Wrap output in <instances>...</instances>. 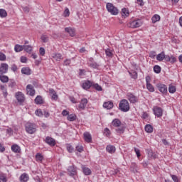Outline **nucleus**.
Listing matches in <instances>:
<instances>
[{
	"label": "nucleus",
	"mask_w": 182,
	"mask_h": 182,
	"mask_svg": "<svg viewBox=\"0 0 182 182\" xmlns=\"http://www.w3.org/2000/svg\"><path fill=\"white\" fill-rule=\"evenodd\" d=\"M171 177H172V180H173L174 182H178V177H177V176H176V175H171Z\"/></svg>",
	"instance_id": "nucleus-57"
},
{
	"label": "nucleus",
	"mask_w": 182,
	"mask_h": 182,
	"mask_svg": "<svg viewBox=\"0 0 182 182\" xmlns=\"http://www.w3.org/2000/svg\"><path fill=\"white\" fill-rule=\"evenodd\" d=\"M29 180V175L26 173H23L19 177L20 182H27Z\"/></svg>",
	"instance_id": "nucleus-16"
},
{
	"label": "nucleus",
	"mask_w": 182,
	"mask_h": 182,
	"mask_svg": "<svg viewBox=\"0 0 182 182\" xmlns=\"http://www.w3.org/2000/svg\"><path fill=\"white\" fill-rule=\"evenodd\" d=\"M82 169L85 176H90L92 174V170L85 166H82Z\"/></svg>",
	"instance_id": "nucleus-22"
},
{
	"label": "nucleus",
	"mask_w": 182,
	"mask_h": 182,
	"mask_svg": "<svg viewBox=\"0 0 182 182\" xmlns=\"http://www.w3.org/2000/svg\"><path fill=\"white\" fill-rule=\"evenodd\" d=\"M63 15L65 18H68V16L70 15V11H69V9L66 8L65 9Z\"/></svg>",
	"instance_id": "nucleus-49"
},
{
	"label": "nucleus",
	"mask_w": 182,
	"mask_h": 182,
	"mask_svg": "<svg viewBox=\"0 0 182 182\" xmlns=\"http://www.w3.org/2000/svg\"><path fill=\"white\" fill-rule=\"evenodd\" d=\"M0 80L2 83H8V82H9V77L6 75H4V74H0Z\"/></svg>",
	"instance_id": "nucleus-26"
},
{
	"label": "nucleus",
	"mask_w": 182,
	"mask_h": 182,
	"mask_svg": "<svg viewBox=\"0 0 182 182\" xmlns=\"http://www.w3.org/2000/svg\"><path fill=\"white\" fill-rule=\"evenodd\" d=\"M21 73H23V75H31V68H29L28 67H23L21 69Z\"/></svg>",
	"instance_id": "nucleus-25"
},
{
	"label": "nucleus",
	"mask_w": 182,
	"mask_h": 182,
	"mask_svg": "<svg viewBox=\"0 0 182 182\" xmlns=\"http://www.w3.org/2000/svg\"><path fill=\"white\" fill-rule=\"evenodd\" d=\"M145 131L146 132V133H153V127L150 124L146 125Z\"/></svg>",
	"instance_id": "nucleus-34"
},
{
	"label": "nucleus",
	"mask_w": 182,
	"mask_h": 182,
	"mask_svg": "<svg viewBox=\"0 0 182 182\" xmlns=\"http://www.w3.org/2000/svg\"><path fill=\"white\" fill-rule=\"evenodd\" d=\"M151 21L153 23H156V22H159V21H160V16L158 14H155L152 16Z\"/></svg>",
	"instance_id": "nucleus-33"
},
{
	"label": "nucleus",
	"mask_w": 182,
	"mask_h": 182,
	"mask_svg": "<svg viewBox=\"0 0 182 182\" xmlns=\"http://www.w3.org/2000/svg\"><path fill=\"white\" fill-rule=\"evenodd\" d=\"M171 57H170V55H164V60H166V62H170V60H171Z\"/></svg>",
	"instance_id": "nucleus-58"
},
{
	"label": "nucleus",
	"mask_w": 182,
	"mask_h": 182,
	"mask_svg": "<svg viewBox=\"0 0 182 182\" xmlns=\"http://www.w3.org/2000/svg\"><path fill=\"white\" fill-rule=\"evenodd\" d=\"M104 134H105L107 137H110V129H108V128H105V129Z\"/></svg>",
	"instance_id": "nucleus-50"
},
{
	"label": "nucleus",
	"mask_w": 182,
	"mask_h": 182,
	"mask_svg": "<svg viewBox=\"0 0 182 182\" xmlns=\"http://www.w3.org/2000/svg\"><path fill=\"white\" fill-rule=\"evenodd\" d=\"M68 120H69L70 122H75V120H76V114H71L68 115Z\"/></svg>",
	"instance_id": "nucleus-37"
},
{
	"label": "nucleus",
	"mask_w": 182,
	"mask_h": 182,
	"mask_svg": "<svg viewBox=\"0 0 182 182\" xmlns=\"http://www.w3.org/2000/svg\"><path fill=\"white\" fill-rule=\"evenodd\" d=\"M106 150L107 151H108V153L113 154V153L116 151V147H114V146L112 145H108L106 147Z\"/></svg>",
	"instance_id": "nucleus-23"
},
{
	"label": "nucleus",
	"mask_w": 182,
	"mask_h": 182,
	"mask_svg": "<svg viewBox=\"0 0 182 182\" xmlns=\"http://www.w3.org/2000/svg\"><path fill=\"white\" fill-rule=\"evenodd\" d=\"M122 16H129L130 15V13L129 12V9L124 8L122 10Z\"/></svg>",
	"instance_id": "nucleus-38"
},
{
	"label": "nucleus",
	"mask_w": 182,
	"mask_h": 182,
	"mask_svg": "<svg viewBox=\"0 0 182 182\" xmlns=\"http://www.w3.org/2000/svg\"><path fill=\"white\" fill-rule=\"evenodd\" d=\"M68 170L70 176H76L77 174L76 167L74 166H69Z\"/></svg>",
	"instance_id": "nucleus-18"
},
{
	"label": "nucleus",
	"mask_w": 182,
	"mask_h": 182,
	"mask_svg": "<svg viewBox=\"0 0 182 182\" xmlns=\"http://www.w3.org/2000/svg\"><path fill=\"white\" fill-rule=\"evenodd\" d=\"M131 168H133L134 173H136V171H137V164L136 163H132Z\"/></svg>",
	"instance_id": "nucleus-47"
},
{
	"label": "nucleus",
	"mask_w": 182,
	"mask_h": 182,
	"mask_svg": "<svg viewBox=\"0 0 182 182\" xmlns=\"http://www.w3.org/2000/svg\"><path fill=\"white\" fill-rule=\"evenodd\" d=\"M26 60H27L26 57L22 56V57L21 58V62L22 63H26Z\"/></svg>",
	"instance_id": "nucleus-61"
},
{
	"label": "nucleus",
	"mask_w": 182,
	"mask_h": 182,
	"mask_svg": "<svg viewBox=\"0 0 182 182\" xmlns=\"http://www.w3.org/2000/svg\"><path fill=\"white\" fill-rule=\"evenodd\" d=\"M70 63H72V61L70 60V59H66L63 62V65L64 66H69V65H70Z\"/></svg>",
	"instance_id": "nucleus-51"
},
{
	"label": "nucleus",
	"mask_w": 182,
	"mask_h": 182,
	"mask_svg": "<svg viewBox=\"0 0 182 182\" xmlns=\"http://www.w3.org/2000/svg\"><path fill=\"white\" fill-rule=\"evenodd\" d=\"M103 107L107 109V110H110V109H113V103L112 101L104 102Z\"/></svg>",
	"instance_id": "nucleus-19"
},
{
	"label": "nucleus",
	"mask_w": 182,
	"mask_h": 182,
	"mask_svg": "<svg viewBox=\"0 0 182 182\" xmlns=\"http://www.w3.org/2000/svg\"><path fill=\"white\" fill-rule=\"evenodd\" d=\"M156 87H158V90L161 93H163V95H166L167 93V85L164 84H157Z\"/></svg>",
	"instance_id": "nucleus-11"
},
{
	"label": "nucleus",
	"mask_w": 182,
	"mask_h": 182,
	"mask_svg": "<svg viewBox=\"0 0 182 182\" xmlns=\"http://www.w3.org/2000/svg\"><path fill=\"white\" fill-rule=\"evenodd\" d=\"M0 151L1 153H4V151H5V147L1 144H0Z\"/></svg>",
	"instance_id": "nucleus-62"
},
{
	"label": "nucleus",
	"mask_w": 182,
	"mask_h": 182,
	"mask_svg": "<svg viewBox=\"0 0 182 182\" xmlns=\"http://www.w3.org/2000/svg\"><path fill=\"white\" fill-rule=\"evenodd\" d=\"M52 58L54 60H56V62H60V60L63 59V55L60 53H53L52 54Z\"/></svg>",
	"instance_id": "nucleus-15"
},
{
	"label": "nucleus",
	"mask_w": 182,
	"mask_h": 182,
	"mask_svg": "<svg viewBox=\"0 0 182 182\" xmlns=\"http://www.w3.org/2000/svg\"><path fill=\"white\" fill-rule=\"evenodd\" d=\"M6 181H7L6 175L1 173L0 174V182H6Z\"/></svg>",
	"instance_id": "nucleus-42"
},
{
	"label": "nucleus",
	"mask_w": 182,
	"mask_h": 182,
	"mask_svg": "<svg viewBox=\"0 0 182 182\" xmlns=\"http://www.w3.org/2000/svg\"><path fill=\"white\" fill-rule=\"evenodd\" d=\"M106 8L108 12L112 15H117V14H119V9H117V7L114 6L112 3H107Z\"/></svg>",
	"instance_id": "nucleus-4"
},
{
	"label": "nucleus",
	"mask_w": 182,
	"mask_h": 182,
	"mask_svg": "<svg viewBox=\"0 0 182 182\" xmlns=\"http://www.w3.org/2000/svg\"><path fill=\"white\" fill-rule=\"evenodd\" d=\"M131 77H132V79H137V72L136 71H132V72H129Z\"/></svg>",
	"instance_id": "nucleus-43"
},
{
	"label": "nucleus",
	"mask_w": 182,
	"mask_h": 182,
	"mask_svg": "<svg viewBox=\"0 0 182 182\" xmlns=\"http://www.w3.org/2000/svg\"><path fill=\"white\" fill-rule=\"evenodd\" d=\"M33 48L31 45H23V50L27 53H31Z\"/></svg>",
	"instance_id": "nucleus-24"
},
{
	"label": "nucleus",
	"mask_w": 182,
	"mask_h": 182,
	"mask_svg": "<svg viewBox=\"0 0 182 182\" xmlns=\"http://www.w3.org/2000/svg\"><path fill=\"white\" fill-rule=\"evenodd\" d=\"M105 52L107 58H113V51L112 50L107 48V49H105Z\"/></svg>",
	"instance_id": "nucleus-31"
},
{
	"label": "nucleus",
	"mask_w": 182,
	"mask_h": 182,
	"mask_svg": "<svg viewBox=\"0 0 182 182\" xmlns=\"http://www.w3.org/2000/svg\"><path fill=\"white\" fill-rule=\"evenodd\" d=\"M112 124L114 127H118L117 129H116L117 133H118L119 134H122L124 133V130L126 127H124V125L122 124V122H120V119H114L112 122Z\"/></svg>",
	"instance_id": "nucleus-1"
},
{
	"label": "nucleus",
	"mask_w": 182,
	"mask_h": 182,
	"mask_svg": "<svg viewBox=\"0 0 182 182\" xmlns=\"http://www.w3.org/2000/svg\"><path fill=\"white\" fill-rule=\"evenodd\" d=\"M134 151L138 157V159L140 157V156H141V154H140V150H139L138 149H134Z\"/></svg>",
	"instance_id": "nucleus-56"
},
{
	"label": "nucleus",
	"mask_w": 182,
	"mask_h": 182,
	"mask_svg": "<svg viewBox=\"0 0 182 182\" xmlns=\"http://www.w3.org/2000/svg\"><path fill=\"white\" fill-rule=\"evenodd\" d=\"M76 150L79 153H82V151H83V146H76Z\"/></svg>",
	"instance_id": "nucleus-53"
},
{
	"label": "nucleus",
	"mask_w": 182,
	"mask_h": 182,
	"mask_svg": "<svg viewBox=\"0 0 182 182\" xmlns=\"http://www.w3.org/2000/svg\"><path fill=\"white\" fill-rule=\"evenodd\" d=\"M84 140L86 143H92V135L89 132L84 133Z\"/></svg>",
	"instance_id": "nucleus-17"
},
{
	"label": "nucleus",
	"mask_w": 182,
	"mask_h": 182,
	"mask_svg": "<svg viewBox=\"0 0 182 182\" xmlns=\"http://www.w3.org/2000/svg\"><path fill=\"white\" fill-rule=\"evenodd\" d=\"M0 16L1 18H6L8 16V13H6L5 9H0Z\"/></svg>",
	"instance_id": "nucleus-35"
},
{
	"label": "nucleus",
	"mask_w": 182,
	"mask_h": 182,
	"mask_svg": "<svg viewBox=\"0 0 182 182\" xmlns=\"http://www.w3.org/2000/svg\"><path fill=\"white\" fill-rule=\"evenodd\" d=\"M154 71L155 73H160V72H161V68L159 65H155L154 67Z\"/></svg>",
	"instance_id": "nucleus-45"
},
{
	"label": "nucleus",
	"mask_w": 182,
	"mask_h": 182,
	"mask_svg": "<svg viewBox=\"0 0 182 182\" xmlns=\"http://www.w3.org/2000/svg\"><path fill=\"white\" fill-rule=\"evenodd\" d=\"M36 161H38V163H42V161L43 160V156L40 153H38L36 155Z\"/></svg>",
	"instance_id": "nucleus-32"
},
{
	"label": "nucleus",
	"mask_w": 182,
	"mask_h": 182,
	"mask_svg": "<svg viewBox=\"0 0 182 182\" xmlns=\"http://www.w3.org/2000/svg\"><path fill=\"white\" fill-rule=\"evenodd\" d=\"M49 93L51 95L53 100H58V94H56V91H55V90L50 88L49 90Z\"/></svg>",
	"instance_id": "nucleus-21"
},
{
	"label": "nucleus",
	"mask_w": 182,
	"mask_h": 182,
	"mask_svg": "<svg viewBox=\"0 0 182 182\" xmlns=\"http://www.w3.org/2000/svg\"><path fill=\"white\" fill-rule=\"evenodd\" d=\"M92 86L95 90H97L98 92H102V90H103V88L102 87V86L99 85V84H93Z\"/></svg>",
	"instance_id": "nucleus-39"
},
{
	"label": "nucleus",
	"mask_w": 182,
	"mask_h": 182,
	"mask_svg": "<svg viewBox=\"0 0 182 182\" xmlns=\"http://www.w3.org/2000/svg\"><path fill=\"white\" fill-rule=\"evenodd\" d=\"M88 102L89 101H87V99L86 98L82 99L80 105H78V108L81 110H85V109H86V106H87Z\"/></svg>",
	"instance_id": "nucleus-12"
},
{
	"label": "nucleus",
	"mask_w": 182,
	"mask_h": 182,
	"mask_svg": "<svg viewBox=\"0 0 182 182\" xmlns=\"http://www.w3.org/2000/svg\"><path fill=\"white\" fill-rule=\"evenodd\" d=\"M26 132L28 133V134H33L36 133V124L31 122H27L25 125Z\"/></svg>",
	"instance_id": "nucleus-3"
},
{
	"label": "nucleus",
	"mask_w": 182,
	"mask_h": 182,
	"mask_svg": "<svg viewBox=\"0 0 182 182\" xmlns=\"http://www.w3.org/2000/svg\"><path fill=\"white\" fill-rule=\"evenodd\" d=\"M16 99L18 103H23L25 102V95L21 92H16Z\"/></svg>",
	"instance_id": "nucleus-9"
},
{
	"label": "nucleus",
	"mask_w": 182,
	"mask_h": 182,
	"mask_svg": "<svg viewBox=\"0 0 182 182\" xmlns=\"http://www.w3.org/2000/svg\"><path fill=\"white\" fill-rule=\"evenodd\" d=\"M65 32H67L68 33H69L70 36H75V31L74 28H72L70 27H67L65 28Z\"/></svg>",
	"instance_id": "nucleus-20"
},
{
	"label": "nucleus",
	"mask_w": 182,
	"mask_h": 182,
	"mask_svg": "<svg viewBox=\"0 0 182 182\" xmlns=\"http://www.w3.org/2000/svg\"><path fill=\"white\" fill-rule=\"evenodd\" d=\"M0 60L1 62H5L6 60V55L2 52H0Z\"/></svg>",
	"instance_id": "nucleus-44"
},
{
	"label": "nucleus",
	"mask_w": 182,
	"mask_h": 182,
	"mask_svg": "<svg viewBox=\"0 0 182 182\" xmlns=\"http://www.w3.org/2000/svg\"><path fill=\"white\" fill-rule=\"evenodd\" d=\"M26 91L30 96H35V89L32 85H28L26 86Z\"/></svg>",
	"instance_id": "nucleus-13"
},
{
	"label": "nucleus",
	"mask_w": 182,
	"mask_h": 182,
	"mask_svg": "<svg viewBox=\"0 0 182 182\" xmlns=\"http://www.w3.org/2000/svg\"><path fill=\"white\" fill-rule=\"evenodd\" d=\"M151 82V77L149 75H147L146 77V84H150V82Z\"/></svg>",
	"instance_id": "nucleus-54"
},
{
	"label": "nucleus",
	"mask_w": 182,
	"mask_h": 182,
	"mask_svg": "<svg viewBox=\"0 0 182 182\" xmlns=\"http://www.w3.org/2000/svg\"><path fill=\"white\" fill-rule=\"evenodd\" d=\"M45 141L47 143V144H48V146H50L51 147L56 146V140L50 136H47L45 139Z\"/></svg>",
	"instance_id": "nucleus-10"
},
{
	"label": "nucleus",
	"mask_w": 182,
	"mask_h": 182,
	"mask_svg": "<svg viewBox=\"0 0 182 182\" xmlns=\"http://www.w3.org/2000/svg\"><path fill=\"white\" fill-rule=\"evenodd\" d=\"M9 69V65L5 63H2L0 65V75H5L8 73V70Z\"/></svg>",
	"instance_id": "nucleus-6"
},
{
	"label": "nucleus",
	"mask_w": 182,
	"mask_h": 182,
	"mask_svg": "<svg viewBox=\"0 0 182 182\" xmlns=\"http://www.w3.org/2000/svg\"><path fill=\"white\" fill-rule=\"evenodd\" d=\"M22 8H23V12H26V14H28V12H29V11H30L29 7H28V6H25V7H22Z\"/></svg>",
	"instance_id": "nucleus-60"
},
{
	"label": "nucleus",
	"mask_w": 182,
	"mask_h": 182,
	"mask_svg": "<svg viewBox=\"0 0 182 182\" xmlns=\"http://www.w3.org/2000/svg\"><path fill=\"white\" fill-rule=\"evenodd\" d=\"M67 150L68 151V153H73V146H72V145L70 144H67Z\"/></svg>",
	"instance_id": "nucleus-48"
},
{
	"label": "nucleus",
	"mask_w": 182,
	"mask_h": 182,
	"mask_svg": "<svg viewBox=\"0 0 182 182\" xmlns=\"http://www.w3.org/2000/svg\"><path fill=\"white\" fill-rule=\"evenodd\" d=\"M153 112L156 117H161V116H163V109H161V107H154Z\"/></svg>",
	"instance_id": "nucleus-8"
},
{
	"label": "nucleus",
	"mask_w": 182,
	"mask_h": 182,
	"mask_svg": "<svg viewBox=\"0 0 182 182\" xmlns=\"http://www.w3.org/2000/svg\"><path fill=\"white\" fill-rule=\"evenodd\" d=\"M127 97L128 100L130 102V103H137L139 102V97H136V95L132 94V93H128L127 95Z\"/></svg>",
	"instance_id": "nucleus-7"
},
{
	"label": "nucleus",
	"mask_w": 182,
	"mask_h": 182,
	"mask_svg": "<svg viewBox=\"0 0 182 182\" xmlns=\"http://www.w3.org/2000/svg\"><path fill=\"white\" fill-rule=\"evenodd\" d=\"M88 65L90 68H92L93 69H97V68H99V65H97V63L95 62L90 61L88 63Z\"/></svg>",
	"instance_id": "nucleus-36"
},
{
	"label": "nucleus",
	"mask_w": 182,
	"mask_h": 182,
	"mask_svg": "<svg viewBox=\"0 0 182 182\" xmlns=\"http://www.w3.org/2000/svg\"><path fill=\"white\" fill-rule=\"evenodd\" d=\"M141 25V21L140 20H135L129 22L127 26L128 28H140V26Z\"/></svg>",
	"instance_id": "nucleus-5"
},
{
	"label": "nucleus",
	"mask_w": 182,
	"mask_h": 182,
	"mask_svg": "<svg viewBox=\"0 0 182 182\" xmlns=\"http://www.w3.org/2000/svg\"><path fill=\"white\" fill-rule=\"evenodd\" d=\"M35 103L36 105H42L43 104V99L41 96L38 95L35 99Z\"/></svg>",
	"instance_id": "nucleus-28"
},
{
	"label": "nucleus",
	"mask_w": 182,
	"mask_h": 182,
	"mask_svg": "<svg viewBox=\"0 0 182 182\" xmlns=\"http://www.w3.org/2000/svg\"><path fill=\"white\" fill-rule=\"evenodd\" d=\"M137 4H139L140 6H144V1L143 0H136Z\"/></svg>",
	"instance_id": "nucleus-59"
},
{
	"label": "nucleus",
	"mask_w": 182,
	"mask_h": 182,
	"mask_svg": "<svg viewBox=\"0 0 182 182\" xmlns=\"http://www.w3.org/2000/svg\"><path fill=\"white\" fill-rule=\"evenodd\" d=\"M40 54L41 55V56H45V48H40L39 50Z\"/></svg>",
	"instance_id": "nucleus-55"
},
{
	"label": "nucleus",
	"mask_w": 182,
	"mask_h": 182,
	"mask_svg": "<svg viewBox=\"0 0 182 182\" xmlns=\"http://www.w3.org/2000/svg\"><path fill=\"white\" fill-rule=\"evenodd\" d=\"M14 50L15 52H22V50H23V45L21 46V45L16 44L14 46Z\"/></svg>",
	"instance_id": "nucleus-30"
},
{
	"label": "nucleus",
	"mask_w": 182,
	"mask_h": 182,
	"mask_svg": "<svg viewBox=\"0 0 182 182\" xmlns=\"http://www.w3.org/2000/svg\"><path fill=\"white\" fill-rule=\"evenodd\" d=\"M41 40L44 43H46L49 41V37H48L46 35H43L41 36Z\"/></svg>",
	"instance_id": "nucleus-46"
},
{
	"label": "nucleus",
	"mask_w": 182,
	"mask_h": 182,
	"mask_svg": "<svg viewBox=\"0 0 182 182\" xmlns=\"http://www.w3.org/2000/svg\"><path fill=\"white\" fill-rule=\"evenodd\" d=\"M92 86H93V82L89 80L84 82L82 85V89H85V90H87V89H90Z\"/></svg>",
	"instance_id": "nucleus-14"
},
{
	"label": "nucleus",
	"mask_w": 182,
	"mask_h": 182,
	"mask_svg": "<svg viewBox=\"0 0 182 182\" xmlns=\"http://www.w3.org/2000/svg\"><path fill=\"white\" fill-rule=\"evenodd\" d=\"M11 150L14 153H20L21 152V147L16 144H14L11 146Z\"/></svg>",
	"instance_id": "nucleus-27"
},
{
	"label": "nucleus",
	"mask_w": 182,
	"mask_h": 182,
	"mask_svg": "<svg viewBox=\"0 0 182 182\" xmlns=\"http://www.w3.org/2000/svg\"><path fill=\"white\" fill-rule=\"evenodd\" d=\"M119 109L122 112H129L130 110V104L127 100H122L120 101L119 105Z\"/></svg>",
	"instance_id": "nucleus-2"
},
{
	"label": "nucleus",
	"mask_w": 182,
	"mask_h": 182,
	"mask_svg": "<svg viewBox=\"0 0 182 182\" xmlns=\"http://www.w3.org/2000/svg\"><path fill=\"white\" fill-rule=\"evenodd\" d=\"M146 89L149 90V92H154V87L151 83L146 84Z\"/></svg>",
	"instance_id": "nucleus-41"
},
{
	"label": "nucleus",
	"mask_w": 182,
	"mask_h": 182,
	"mask_svg": "<svg viewBox=\"0 0 182 182\" xmlns=\"http://www.w3.org/2000/svg\"><path fill=\"white\" fill-rule=\"evenodd\" d=\"M164 56H165L164 52H161V53L156 55V60H159V62H161L164 60Z\"/></svg>",
	"instance_id": "nucleus-29"
},
{
	"label": "nucleus",
	"mask_w": 182,
	"mask_h": 182,
	"mask_svg": "<svg viewBox=\"0 0 182 182\" xmlns=\"http://www.w3.org/2000/svg\"><path fill=\"white\" fill-rule=\"evenodd\" d=\"M171 63H174L176 62V57L171 56V60L169 61Z\"/></svg>",
	"instance_id": "nucleus-63"
},
{
	"label": "nucleus",
	"mask_w": 182,
	"mask_h": 182,
	"mask_svg": "<svg viewBox=\"0 0 182 182\" xmlns=\"http://www.w3.org/2000/svg\"><path fill=\"white\" fill-rule=\"evenodd\" d=\"M150 58H152L154 59L156 58V53L155 52H151L150 53Z\"/></svg>",
	"instance_id": "nucleus-64"
},
{
	"label": "nucleus",
	"mask_w": 182,
	"mask_h": 182,
	"mask_svg": "<svg viewBox=\"0 0 182 182\" xmlns=\"http://www.w3.org/2000/svg\"><path fill=\"white\" fill-rule=\"evenodd\" d=\"M36 116H38L39 117H41V116H43V113H42V110L41 109H37L35 112Z\"/></svg>",
	"instance_id": "nucleus-52"
},
{
	"label": "nucleus",
	"mask_w": 182,
	"mask_h": 182,
	"mask_svg": "<svg viewBox=\"0 0 182 182\" xmlns=\"http://www.w3.org/2000/svg\"><path fill=\"white\" fill-rule=\"evenodd\" d=\"M169 93H176V86L170 85L168 87Z\"/></svg>",
	"instance_id": "nucleus-40"
}]
</instances>
